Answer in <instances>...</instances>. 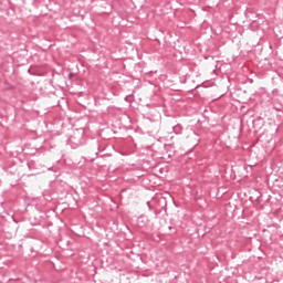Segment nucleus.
<instances>
[{"label": "nucleus", "mask_w": 283, "mask_h": 283, "mask_svg": "<svg viewBox=\"0 0 283 283\" xmlns=\"http://www.w3.org/2000/svg\"><path fill=\"white\" fill-rule=\"evenodd\" d=\"M172 130L175 132V134H180V132H182V126L178 124L172 127Z\"/></svg>", "instance_id": "1"}, {"label": "nucleus", "mask_w": 283, "mask_h": 283, "mask_svg": "<svg viewBox=\"0 0 283 283\" xmlns=\"http://www.w3.org/2000/svg\"><path fill=\"white\" fill-rule=\"evenodd\" d=\"M74 138V136L73 137H71V140Z\"/></svg>", "instance_id": "2"}]
</instances>
